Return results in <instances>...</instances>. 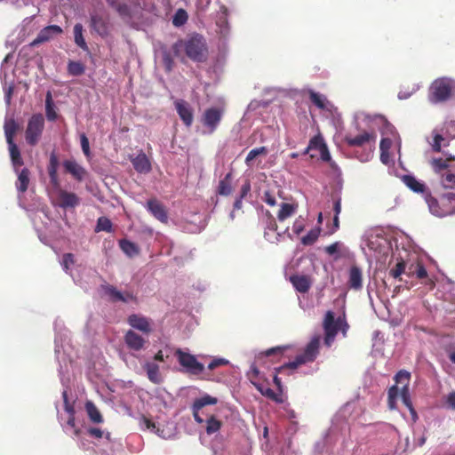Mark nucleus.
Masks as SVG:
<instances>
[{
  "label": "nucleus",
  "mask_w": 455,
  "mask_h": 455,
  "mask_svg": "<svg viewBox=\"0 0 455 455\" xmlns=\"http://www.w3.org/2000/svg\"><path fill=\"white\" fill-rule=\"evenodd\" d=\"M55 330V356L59 363V375L63 387L62 404L64 412H59V420L63 431L75 439L78 446L90 453L96 452L99 449L101 455H108V449H111L112 441L110 433L99 427L82 428L76 422V412L81 408V403L77 395L73 392L71 385L74 377L73 361L69 351L68 331L62 323L57 320L54 323Z\"/></svg>",
  "instance_id": "1"
},
{
  "label": "nucleus",
  "mask_w": 455,
  "mask_h": 455,
  "mask_svg": "<svg viewBox=\"0 0 455 455\" xmlns=\"http://www.w3.org/2000/svg\"><path fill=\"white\" fill-rule=\"evenodd\" d=\"M354 124L359 133L353 135L352 132H348L345 136V141L350 147H362L371 142L374 145L377 139V129L380 131L381 135L387 133L395 135V127L381 116H371L359 112L354 116Z\"/></svg>",
  "instance_id": "2"
},
{
  "label": "nucleus",
  "mask_w": 455,
  "mask_h": 455,
  "mask_svg": "<svg viewBox=\"0 0 455 455\" xmlns=\"http://www.w3.org/2000/svg\"><path fill=\"white\" fill-rule=\"evenodd\" d=\"M388 275L396 281L408 283L406 278L424 279L427 273L416 251L396 248L388 265Z\"/></svg>",
  "instance_id": "3"
},
{
  "label": "nucleus",
  "mask_w": 455,
  "mask_h": 455,
  "mask_svg": "<svg viewBox=\"0 0 455 455\" xmlns=\"http://www.w3.org/2000/svg\"><path fill=\"white\" fill-rule=\"evenodd\" d=\"M348 328L349 326L347 323L344 310L338 312L328 310L325 313L323 320L324 345L330 347L335 341V339L339 332L341 333L342 337L345 338L347 336Z\"/></svg>",
  "instance_id": "4"
},
{
  "label": "nucleus",
  "mask_w": 455,
  "mask_h": 455,
  "mask_svg": "<svg viewBox=\"0 0 455 455\" xmlns=\"http://www.w3.org/2000/svg\"><path fill=\"white\" fill-rule=\"evenodd\" d=\"M451 100H455V78L441 76L435 79L429 87V102L439 104Z\"/></svg>",
  "instance_id": "5"
},
{
  "label": "nucleus",
  "mask_w": 455,
  "mask_h": 455,
  "mask_svg": "<svg viewBox=\"0 0 455 455\" xmlns=\"http://www.w3.org/2000/svg\"><path fill=\"white\" fill-rule=\"evenodd\" d=\"M320 345L321 337H313L303 350L296 355L294 360L276 369L277 374H283L287 370H294L301 365L314 362L319 354Z\"/></svg>",
  "instance_id": "6"
},
{
  "label": "nucleus",
  "mask_w": 455,
  "mask_h": 455,
  "mask_svg": "<svg viewBox=\"0 0 455 455\" xmlns=\"http://www.w3.org/2000/svg\"><path fill=\"white\" fill-rule=\"evenodd\" d=\"M425 201L432 215L444 218L455 213V193L444 194L440 199H435L429 194L426 195Z\"/></svg>",
  "instance_id": "7"
},
{
  "label": "nucleus",
  "mask_w": 455,
  "mask_h": 455,
  "mask_svg": "<svg viewBox=\"0 0 455 455\" xmlns=\"http://www.w3.org/2000/svg\"><path fill=\"white\" fill-rule=\"evenodd\" d=\"M140 426L142 430L155 433L163 439H172L177 434L176 424L173 421L160 420V418H157L156 421H153L147 417H142L140 419Z\"/></svg>",
  "instance_id": "8"
},
{
  "label": "nucleus",
  "mask_w": 455,
  "mask_h": 455,
  "mask_svg": "<svg viewBox=\"0 0 455 455\" xmlns=\"http://www.w3.org/2000/svg\"><path fill=\"white\" fill-rule=\"evenodd\" d=\"M184 49L187 56L194 61L202 62L206 59L207 44L202 35H189L184 41Z\"/></svg>",
  "instance_id": "9"
},
{
  "label": "nucleus",
  "mask_w": 455,
  "mask_h": 455,
  "mask_svg": "<svg viewBox=\"0 0 455 455\" xmlns=\"http://www.w3.org/2000/svg\"><path fill=\"white\" fill-rule=\"evenodd\" d=\"M107 2L124 20L132 24H135L142 19L143 8L137 0H132L129 4L119 3L117 0H107Z\"/></svg>",
  "instance_id": "10"
},
{
  "label": "nucleus",
  "mask_w": 455,
  "mask_h": 455,
  "mask_svg": "<svg viewBox=\"0 0 455 455\" xmlns=\"http://www.w3.org/2000/svg\"><path fill=\"white\" fill-rule=\"evenodd\" d=\"M174 355L186 373L198 376L204 372V365L197 360L196 355L181 348H178Z\"/></svg>",
  "instance_id": "11"
},
{
  "label": "nucleus",
  "mask_w": 455,
  "mask_h": 455,
  "mask_svg": "<svg viewBox=\"0 0 455 455\" xmlns=\"http://www.w3.org/2000/svg\"><path fill=\"white\" fill-rule=\"evenodd\" d=\"M44 128V117L42 114H34L28 120L25 131L26 141L30 146L38 143Z\"/></svg>",
  "instance_id": "12"
},
{
  "label": "nucleus",
  "mask_w": 455,
  "mask_h": 455,
  "mask_svg": "<svg viewBox=\"0 0 455 455\" xmlns=\"http://www.w3.org/2000/svg\"><path fill=\"white\" fill-rule=\"evenodd\" d=\"M13 57L12 53H8L3 60L1 67V81L3 84V89L4 92V101L7 107L11 104L12 96L14 90V74L13 69L5 67V65Z\"/></svg>",
  "instance_id": "13"
},
{
  "label": "nucleus",
  "mask_w": 455,
  "mask_h": 455,
  "mask_svg": "<svg viewBox=\"0 0 455 455\" xmlns=\"http://www.w3.org/2000/svg\"><path fill=\"white\" fill-rule=\"evenodd\" d=\"M363 269L356 263L348 266L346 271V286L354 291H360L363 287Z\"/></svg>",
  "instance_id": "14"
},
{
  "label": "nucleus",
  "mask_w": 455,
  "mask_h": 455,
  "mask_svg": "<svg viewBox=\"0 0 455 455\" xmlns=\"http://www.w3.org/2000/svg\"><path fill=\"white\" fill-rule=\"evenodd\" d=\"M223 116V111L220 108H207L202 117L201 121L204 127L203 132L204 134H212L218 128L221 118Z\"/></svg>",
  "instance_id": "15"
},
{
  "label": "nucleus",
  "mask_w": 455,
  "mask_h": 455,
  "mask_svg": "<svg viewBox=\"0 0 455 455\" xmlns=\"http://www.w3.org/2000/svg\"><path fill=\"white\" fill-rule=\"evenodd\" d=\"M90 27L100 36H105L108 33L106 13L103 9H94L90 12Z\"/></svg>",
  "instance_id": "16"
},
{
  "label": "nucleus",
  "mask_w": 455,
  "mask_h": 455,
  "mask_svg": "<svg viewBox=\"0 0 455 455\" xmlns=\"http://www.w3.org/2000/svg\"><path fill=\"white\" fill-rule=\"evenodd\" d=\"M395 134L387 133L386 135H382V139L380 141L379 148H380V161L384 164H388L390 162L389 149L394 141L396 142L397 150L400 151L401 148V141L398 136V133L395 130Z\"/></svg>",
  "instance_id": "17"
},
{
  "label": "nucleus",
  "mask_w": 455,
  "mask_h": 455,
  "mask_svg": "<svg viewBox=\"0 0 455 455\" xmlns=\"http://www.w3.org/2000/svg\"><path fill=\"white\" fill-rule=\"evenodd\" d=\"M217 403L218 399L208 394H204L200 397L195 399L192 404V411L195 420L197 423H203V408L207 405H214Z\"/></svg>",
  "instance_id": "18"
},
{
  "label": "nucleus",
  "mask_w": 455,
  "mask_h": 455,
  "mask_svg": "<svg viewBox=\"0 0 455 455\" xmlns=\"http://www.w3.org/2000/svg\"><path fill=\"white\" fill-rule=\"evenodd\" d=\"M367 246L373 251L376 258L387 255L391 248L389 241L382 235H371L367 241Z\"/></svg>",
  "instance_id": "19"
},
{
  "label": "nucleus",
  "mask_w": 455,
  "mask_h": 455,
  "mask_svg": "<svg viewBox=\"0 0 455 455\" xmlns=\"http://www.w3.org/2000/svg\"><path fill=\"white\" fill-rule=\"evenodd\" d=\"M62 28L58 25H50L42 28L36 37L32 41L31 45L36 46L40 44L48 42L57 36L62 34Z\"/></svg>",
  "instance_id": "20"
},
{
  "label": "nucleus",
  "mask_w": 455,
  "mask_h": 455,
  "mask_svg": "<svg viewBox=\"0 0 455 455\" xmlns=\"http://www.w3.org/2000/svg\"><path fill=\"white\" fill-rule=\"evenodd\" d=\"M177 113L187 127H190L194 120V110L190 104L183 100L175 101Z\"/></svg>",
  "instance_id": "21"
},
{
  "label": "nucleus",
  "mask_w": 455,
  "mask_h": 455,
  "mask_svg": "<svg viewBox=\"0 0 455 455\" xmlns=\"http://www.w3.org/2000/svg\"><path fill=\"white\" fill-rule=\"evenodd\" d=\"M128 323L133 328L144 334H148L152 331V321L144 315L139 314H132L128 317Z\"/></svg>",
  "instance_id": "22"
},
{
  "label": "nucleus",
  "mask_w": 455,
  "mask_h": 455,
  "mask_svg": "<svg viewBox=\"0 0 455 455\" xmlns=\"http://www.w3.org/2000/svg\"><path fill=\"white\" fill-rule=\"evenodd\" d=\"M146 209L162 223H167L168 214L165 207L156 199H149L145 205Z\"/></svg>",
  "instance_id": "23"
},
{
  "label": "nucleus",
  "mask_w": 455,
  "mask_h": 455,
  "mask_svg": "<svg viewBox=\"0 0 455 455\" xmlns=\"http://www.w3.org/2000/svg\"><path fill=\"white\" fill-rule=\"evenodd\" d=\"M80 204V198L73 192L63 189L58 191V206L63 209L75 208Z\"/></svg>",
  "instance_id": "24"
},
{
  "label": "nucleus",
  "mask_w": 455,
  "mask_h": 455,
  "mask_svg": "<svg viewBox=\"0 0 455 455\" xmlns=\"http://www.w3.org/2000/svg\"><path fill=\"white\" fill-rule=\"evenodd\" d=\"M218 33L220 38L226 40L230 35V26L228 20V9L225 6L220 7V11L216 20Z\"/></svg>",
  "instance_id": "25"
},
{
  "label": "nucleus",
  "mask_w": 455,
  "mask_h": 455,
  "mask_svg": "<svg viewBox=\"0 0 455 455\" xmlns=\"http://www.w3.org/2000/svg\"><path fill=\"white\" fill-rule=\"evenodd\" d=\"M147 373L148 379L154 384H160L163 382V376L160 372V366L155 361H146L142 365Z\"/></svg>",
  "instance_id": "26"
},
{
  "label": "nucleus",
  "mask_w": 455,
  "mask_h": 455,
  "mask_svg": "<svg viewBox=\"0 0 455 455\" xmlns=\"http://www.w3.org/2000/svg\"><path fill=\"white\" fill-rule=\"evenodd\" d=\"M152 399L155 400V405L168 408L171 406L173 397L172 394L166 391L164 388L156 387L152 394Z\"/></svg>",
  "instance_id": "27"
},
{
  "label": "nucleus",
  "mask_w": 455,
  "mask_h": 455,
  "mask_svg": "<svg viewBox=\"0 0 455 455\" xmlns=\"http://www.w3.org/2000/svg\"><path fill=\"white\" fill-rule=\"evenodd\" d=\"M124 342L126 346L134 351H140L144 347L146 340L142 336L136 333L134 331L129 330L124 336Z\"/></svg>",
  "instance_id": "28"
},
{
  "label": "nucleus",
  "mask_w": 455,
  "mask_h": 455,
  "mask_svg": "<svg viewBox=\"0 0 455 455\" xmlns=\"http://www.w3.org/2000/svg\"><path fill=\"white\" fill-rule=\"evenodd\" d=\"M402 180L406 187L415 193L422 194L424 198H426V195H428L427 188L425 184L417 180L414 176L404 175Z\"/></svg>",
  "instance_id": "29"
},
{
  "label": "nucleus",
  "mask_w": 455,
  "mask_h": 455,
  "mask_svg": "<svg viewBox=\"0 0 455 455\" xmlns=\"http://www.w3.org/2000/svg\"><path fill=\"white\" fill-rule=\"evenodd\" d=\"M133 168L139 173H148L151 171V164L148 156L144 153H140L138 156L131 159Z\"/></svg>",
  "instance_id": "30"
},
{
  "label": "nucleus",
  "mask_w": 455,
  "mask_h": 455,
  "mask_svg": "<svg viewBox=\"0 0 455 455\" xmlns=\"http://www.w3.org/2000/svg\"><path fill=\"white\" fill-rule=\"evenodd\" d=\"M310 101L319 109L330 111L332 108L331 103L328 100L325 95L316 92L313 90H308Z\"/></svg>",
  "instance_id": "31"
},
{
  "label": "nucleus",
  "mask_w": 455,
  "mask_h": 455,
  "mask_svg": "<svg viewBox=\"0 0 455 455\" xmlns=\"http://www.w3.org/2000/svg\"><path fill=\"white\" fill-rule=\"evenodd\" d=\"M451 159H452L451 156L446 157V158H442V157L432 158L430 160V165H431L432 169L434 170V172L435 173L441 175V177H442L443 174H445V172H450L449 162Z\"/></svg>",
  "instance_id": "32"
},
{
  "label": "nucleus",
  "mask_w": 455,
  "mask_h": 455,
  "mask_svg": "<svg viewBox=\"0 0 455 455\" xmlns=\"http://www.w3.org/2000/svg\"><path fill=\"white\" fill-rule=\"evenodd\" d=\"M65 170L77 180H82L85 175V169L74 160H66L63 163Z\"/></svg>",
  "instance_id": "33"
},
{
  "label": "nucleus",
  "mask_w": 455,
  "mask_h": 455,
  "mask_svg": "<svg viewBox=\"0 0 455 455\" xmlns=\"http://www.w3.org/2000/svg\"><path fill=\"white\" fill-rule=\"evenodd\" d=\"M107 293L108 294L110 299L115 302L122 301L124 303H129L135 299L134 296L131 292H121L113 286H109L107 288Z\"/></svg>",
  "instance_id": "34"
},
{
  "label": "nucleus",
  "mask_w": 455,
  "mask_h": 455,
  "mask_svg": "<svg viewBox=\"0 0 455 455\" xmlns=\"http://www.w3.org/2000/svg\"><path fill=\"white\" fill-rule=\"evenodd\" d=\"M324 251L330 255L333 256L335 259L340 258L342 254H346L348 251L347 247L344 245L341 242H335L324 248Z\"/></svg>",
  "instance_id": "35"
},
{
  "label": "nucleus",
  "mask_w": 455,
  "mask_h": 455,
  "mask_svg": "<svg viewBox=\"0 0 455 455\" xmlns=\"http://www.w3.org/2000/svg\"><path fill=\"white\" fill-rule=\"evenodd\" d=\"M7 144L13 168L18 172V168L23 164L20 150L14 141L7 142Z\"/></svg>",
  "instance_id": "36"
},
{
  "label": "nucleus",
  "mask_w": 455,
  "mask_h": 455,
  "mask_svg": "<svg viewBox=\"0 0 455 455\" xmlns=\"http://www.w3.org/2000/svg\"><path fill=\"white\" fill-rule=\"evenodd\" d=\"M291 282L293 287L299 292L304 293L307 292L310 287L309 280L307 276L304 275H292L291 276Z\"/></svg>",
  "instance_id": "37"
},
{
  "label": "nucleus",
  "mask_w": 455,
  "mask_h": 455,
  "mask_svg": "<svg viewBox=\"0 0 455 455\" xmlns=\"http://www.w3.org/2000/svg\"><path fill=\"white\" fill-rule=\"evenodd\" d=\"M45 115L49 121H55L58 118L56 107L50 91H48L45 95Z\"/></svg>",
  "instance_id": "38"
},
{
  "label": "nucleus",
  "mask_w": 455,
  "mask_h": 455,
  "mask_svg": "<svg viewBox=\"0 0 455 455\" xmlns=\"http://www.w3.org/2000/svg\"><path fill=\"white\" fill-rule=\"evenodd\" d=\"M29 184V172L27 168H23L18 172V180L16 182V188L18 192L24 193L27 191Z\"/></svg>",
  "instance_id": "39"
},
{
  "label": "nucleus",
  "mask_w": 455,
  "mask_h": 455,
  "mask_svg": "<svg viewBox=\"0 0 455 455\" xmlns=\"http://www.w3.org/2000/svg\"><path fill=\"white\" fill-rule=\"evenodd\" d=\"M119 246L123 252L130 258L139 254L140 252L138 245L126 239L120 240Z\"/></svg>",
  "instance_id": "40"
},
{
  "label": "nucleus",
  "mask_w": 455,
  "mask_h": 455,
  "mask_svg": "<svg viewBox=\"0 0 455 455\" xmlns=\"http://www.w3.org/2000/svg\"><path fill=\"white\" fill-rule=\"evenodd\" d=\"M84 28L80 23L74 26V41L75 44L84 51H88V45L83 35Z\"/></svg>",
  "instance_id": "41"
},
{
  "label": "nucleus",
  "mask_w": 455,
  "mask_h": 455,
  "mask_svg": "<svg viewBox=\"0 0 455 455\" xmlns=\"http://www.w3.org/2000/svg\"><path fill=\"white\" fill-rule=\"evenodd\" d=\"M85 411L90 419V420L93 423H100L102 422V415L100 411L94 405V403L91 401H87L85 403Z\"/></svg>",
  "instance_id": "42"
},
{
  "label": "nucleus",
  "mask_w": 455,
  "mask_h": 455,
  "mask_svg": "<svg viewBox=\"0 0 455 455\" xmlns=\"http://www.w3.org/2000/svg\"><path fill=\"white\" fill-rule=\"evenodd\" d=\"M429 144L435 152H441L442 147L448 146L447 140L439 134L436 130L432 132V140L429 141Z\"/></svg>",
  "instance_id": "43"
},
{
  "label": "nucleus",
  "mask_w": 455,
  "mask_h": 455,
  "mask_svg": "<svg viewBox=\"0 0 455 455\" xmlns=\"http://www.w3.org/2000/svg\"><path fill=\"white\" fill-rule=\"evenodd\" d=\"M268 153V149L266 147H259L252 148L249 151L247 154V156L245 158V164L248 167H252L254 164V161L256 158L259 156H266Z\"/></svg>",
  "instance_id": "44"
},
{
  "label": "nucleus",
  "mask_w": 455,
  "mask_h": 455,
  "mask_svg": "<svg viewBox=\"0 0 455 455\" xmlns=\"http://www.w3.org/2000/svg\"><path fill=\"white\" fill-rule=\"evenodd\" d=\"M296 212V206L288 204V203H282L280 205V210L277 213V219L279 221H283L286 219L292 216Z\"/></svg>",
  "instance_id": "45"
},
{
  "label": "nucleus",
  "mask_w": 455,
  "mask_h": 455,
  "mask_svg": "<svg viewBox=\"0 0 455 455\" xmlns=\"http://www.w3.org/2000/svg\"><path fill=\"white\" fill-rule=\"evenodd\" d=\"M204 422H205V431L208 435H213L220 429L221 421L212 415L204 419Z\"/></svg>",
  "instance_id": "46"
},
{
  "label": "nucleus",
  "mask_w": 455,
  "mask_h": 455,
  "mask_svg": "<svg viewBox=\"0 0 455 455\" xmlns=\"http://www.w3.org/2000/svg\"><path fill=\"white\" fill-rule=\"evenodd\" d=\"M57 166L58 161L55 155H52L50 157V165L48 167V173L51 180V182L53 186H59V180L57 177Z\"/></svg>",
  "instance_id": "47"
},
{
  "label": "nucleus",
  "mask_w": 455,
  "mask_h": 455,
  "mask_svg": "<svg viewBox=\"0 0 455 455\" xmlns=\"http://www.w3.org/2000/svg\"><path fill=\"white\" fill-rule=\"evenodd\" d=\"M231 174L228 173L223 180L219 183L218 193L221 196H229L232 192V186L230 181Z\"/></svg>",
  "instance_id": "48"
},
{
  "label": "nucleus",
  "mask_w": 455,
  "mask_h": 455,
  "mask_svg": "<svg viewBox=\"0 0 455 455\" xmlns=\"http://www.w3.org/2000/svg\"><path fill=\"white\" fill-rule=\"evenodd\" d=\"M4 128L6 142L13 141L17 131L16 122L13 119L5 120Z\"/></svg>",
  "instance_id": "49"
},
{
  "label": "nucleus",
  "mask_w": 455,
  "mask_h": 455,
  "mask_svg": "<svg viewBox=\"0 0 455 455\" xmlns=\"http://www.w3.org/2000/svg\"><path fill=\"white\" fill-rule=\"evenodd\" d=\"M326 145L323 142V140L321 136H315L309 140L308 146L305 148L303 155H307L310 150L316 149L320 150L324 148Z\"/></svg>",
  "instance_id": "50"
},
{
  "label": "nucleus",
  "mask_w": 455,
  "mask_h": 455,
  "mask_svg": "<svg viewBox=\"0 0 455 455\" xmlns=\"http://www.w3.org/2000/svg\"><path fill=\"white\" fill-rule=\"evenodd\" d=\"M188 19V12L184 9H178L172 17L173 26L180 28L183 26Z\"/></svg>",
  "instance_id": "51"
},
{
  "label": "nucleus",
  "mask_w": 455,
  "mask_h": 455,
  "mask_svg": "<svg viewBox=\"0 0 455 455\" xmlns=\"http://www.w3.org/2000/svg\"><path fill=\"white\" fill-rule=\"evenodd\" d=\"M84 66L79 61L70 60L68 64V72L71 76H81L84 73Z\"/></svg>",
  "instance_id": "52"
},
{
  "label": "nucleus",
  "mask_w": 455,
  "mask_h": 455,
  "mask_svg": "<svg viewBox=\"0 0 455 455\" xmlns=\"http://www.w3.org/2000/svg\"><path fill=\"white\" fill-rule=\"evenodd\" d=\"M96 232L105 231V232H112V222L107 217H100L97 220Z\"/></svg>",
  "instance_id": "53"
},
{
  "label": "nucleus",
  "mask_w": 455,
  "mask_h": 455,
  "mask_svg": "<svg viewBox=\"0 0 455 455\" xmlns=\"http://www.w3.org/2000/svg\"><path fill=\"white\" fill-rule=\"evenodd\" d=\"M410 377L411 374L409 371L402 370L396 373V375L395 376V380L396 384L402 385L401 388H404L405 387H408Z\"/></svg>",
  "instance_id": "54"
},
{
  "label": "nucleus",
  "mask_w": 455,
  "mask_h": 455,
  "mask_svg": "<svg viewBox=\"0 0 455 455\" xmlns=\"http://www.w3.org/2000/svg\"><path fill=\"white\" fill-rule=\"evenodd\" d=\"M441 184L444 188H455V173L445 172L441 177Z\"/></svg>",
  "instance_id": "55"
},
{
  "label": "nucleus",
  "mask_w": 455,
  "mask_h": 455,
  "mask_svg": "<svg viewBox=\"0 0 455 455\" xmlns=\"http://www.w3.org/2000/svg\"><path fill=\"white\" fill-rule=\"evenodd\" d=\"M320 230L317 228L311 229L306 235L301 238V243L304 245L313 244L318 238Z\"/></svg>",
  "instance_id": "56"
},
{
  "label": "nucleus",
  "mask_w": 455,
  "mask_h": 455,
  "mask_svg": "<svg viewBox=\"0 0 455 455\" xmlns=\"http://www.w3.org/2000/svg\"><path fill=\"white\" fill-rule=\"evenodd\" d=\"M74 255L72 253H66L62 256L60 264L63 268V270L66 273H69V268L74 264Z\"/></svg>",
  "instance_id": "57"
},
{
  "label": "nucleus",
  "mask_w": 455,
  "mask_h": 455,
  "mask_svg": "<svg viewBox=\"0 0 455 455\" xmlns=\"http://www.w3.org/2000/svg\"><path fill=\"white\" fill-rule=\"evenodd\" d=\"M230 363L228 359L222 358V357H214L211 361V363L208 364L207 368L209 371H213L217 367L223 366V365H228Z\"/></svg>",
  "instance_id": "58"
},
{
  "label": "nucleus",
  "mask_w": 455,
  "mask_h": 455,
  "mask_svg": "<svg viewBox=\"0 0 455 455\" xmlns=\"http://www.w3.org/2000/svg\"><path fill=\"white\" fill-rule=\"evenodd\" d=\"M336 431H337V428L336 427L332 426L324 435L323 436V443H321L320 442H318L316 444H315V449L318 451H322L324 445H325V442H329L328 439L331 438L332 435H336Z\"/></svg>",
  "instance_id": "59"
},
{
  "label": "nucleus",
  "mask_w": 455,
  "mask_h": 455,
  "mask_svg": "<svg viewBox=\"0 0 455 455\" xmlns=\"http://www.w3.org/2000/svg\"><path fill=\"white\" fill-rule=\"evenodd\" d=\"M80 143L83 153L86 157L91 156L90 143L89 140L84 133L80 134Z\"/></svg>",
  "instance_id": "60"
},
{
  "label": "nucleus",
  "mask_w": 455,
  "mask_h": 455,
  "mask_svg": "<svg viewBox=\"0 0 455 455\" xmlns=\"http://www.w3.org/2000/svg\"><path fill=\"white\" fill-rule=\"evenodd\" d=\"M400 398L404 405H406L413 413L411 399H410V394H409V387H405L404 388H401L400 393Z\"/></svg>",
  "instance_id": "61"
},
{
  "label": "nucleus",
  "mask_w": 455,
  "mask_h": 455,
  "mask_svg": "<svg viewBox=\"0 0 455 455\" xmlns=\"http://www.w3.org/2000/svg\"><path fill=\"white\" fill-rule=\"evenodd\" d=\"M304 228H305V220L301 216H299L293 222L292 231L296 235H299L303 231Z\"/></svg>",
  "instance_id": "62"
},
{
  "label": "nucleus",
  "mask_w": 455,
  "mask_h": 455,
  "mask_svg": "<svg viewBox=\"0 0 455 455\" xmlns=\"http://www.w3.org/2000/svg\"><path fill=\"white\" fill-rule=\"evenodd\" d=\"M162 60L164 66L167 71H171L173 65V60L170 55V53L166 51L163 52L162 53Z\"/></svg>",
  "instance_id": "63"
},
{
  "label": "nucleus",
  "mask_w": 455,
  "mask_h": 455,
  "mask_svg": "<svg viewBox=\"0 0 455 455\" xmlns=\"http://www.w3.org/2000/svg\"><path fill=\"white\" fill-rule=\"evenodd\" d=\"M445 403L449 409L455 411V391L447 395L445 398Z\"/></svg>",
  "instance_id": "64"
}]
</instances>
